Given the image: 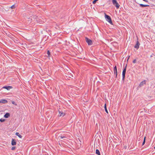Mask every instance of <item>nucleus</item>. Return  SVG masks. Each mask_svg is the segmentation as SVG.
I'll use <instances>...</instances> for the list:
<instances>
[{"instance_id": "f257e3e1", "label": "nucleus", "mask_w": 155, "mask_h": 155, "mask_svg": "<svg viewBox=\"0 0 155 155\" xmlns=\"http://www.w3.org/2000/svg\"><path fill=\"white\" fill-rule=\"evenodd\" d=\"M104 16L106 21H108L110 24L112 25L113 24V22L110 16L107 15L105 13H104Z\"/></svg>"}, {"instance_id": "393cba45", "label": "nucleus", "mask_w": 155, "mask_h": 155, "mask_svg": "<svg viewBox=\"0 0 155 155\" xmlns=\"http://www.w3.org/2000/svg\"><path fill=\"white\" fill-rule=\"evenodd\" d=\"M47 54H48V56H49L50 55V52L49 50H48L47 51Z\"/></svg>"}, {"instance_id": "f3484780", "label": "nucleus", "mask_w": 155, "mask_h": 155, "mask_svg": "<svg viewBox=\"0 0 155 155\" xmlns=\"http://www.w3.org/2000/svg\"><path fill=\"white\" fill-rule=\"evenodd\" d=\"M16 155H23L21 152H19L16 153Z\"/></svg>"}, {"instance_id": "cd10ccee", "label": "nucleus", "mask_w": 155, "mask_h": 155, "mask_svg": "<svg viewBox=\"0 0 155 155\" xmlns=\"http://www.w3.org/2000/svg\"><path fill=\"white\" fill-rule=\"evenodd\" d=\"M130 57V56H129L128 57V59H127V60H128L129 58Z\"/></svg>"}, {"instance_id": "423d86ee", "label": "nucleus", "mask_w": 155, "mask_h": 155, "mask_svg": "<svg viewBox=\"0 0 155 155\" xmlns=\"http://www.w3.org/2000/svg\"><path fill=\"white\" fill-rule=\"evenodd\" d=\"M8 103V101L5 99H1L0 100V103L6 104Z\"/></svg>"}, {"instance_id": "a878e982", "label": "nucleus", "mask_w": 155, "mask_h": 155, "mask_svg": "<svg viewBox=\"0 0 155 155\" xmlns=\"http://www.w3.org/2000/svg\"><path fill=\"white\" fill-rule=\"evenodd\" d=\"M136 59H134L133 61V63H136Z\"/></svg>"}, {"instance_id": "4468645a", "label": "nucleus", "mask_w": 155, "mask_h": 155, "mask_svg": "<svg viewBox=\"0 0 155 155\" xmlns=\"http://www.w3.org/2000/svg\"><path fill=\"white\" fill-rule=\"evenodd\" d=\"M15 134L16 135L18 136L19 138H22V136L20 134H19L18 132H16Z\"/></svg>"}, {"instance_id": "f03ea898", "label": "nucleus", "mask_w": 155, "mask_h": 155, "mask_svg": "<svg viewBox=\"0 0 155 155\" xmlns=\"http://www.w3.org/2000/svg\"><path fill=\"white\" fill-rule=\"evenodd\" d=\"M112 3L114 5H115L116 7L118 8H119L120 5L117 2L116 0H112Z\"/></svg>"}, {"instance_id": "c85d7f7f", "label": "nucleus", "mask_w": 155, "mask_h": 155, "mask_svg": "<svg viewBox=\"0 0 155 155\" xmlns=\"http://www.w3.org/2000/svg\"><path fill=\"white\" fill-rule=\"evenodd\" d=\"M114 68H116V66H115L114 67Z\"/></svg>"}, {"instance_id": "b1692460", "label": "nucleus", "mask_w": 155, "mask_h": 155, "mask_svg": "<svg viewBox=\"0 0 155 155\" xmlns=\"http://www.w3.org/2000/svg\"><path fill=\"white\" fill-rule=\"evenodd\" d=\"M12 103L13 104H14V105H17V104H16V103H15V102L14 101H12Z\"/></svg>"}, {"instance_id": "7ed1b4c3", "label": "nucleus", "mask_w": 155, "mask_h": 155, "mask_svg": "<svg viewBox=\"0 0 155 155\" xmlns=\"http://www.w3.org/2000/svg\"><path fill=\"white\" fill-rule=\"evenodd\" d=\"M126 71V68H124L122 72V80L124 81L125 80V75Z\"/></svg>"}, {"instance_id": "ddd939ff", "label": "nucleus", "mask_w": 155, "mask_h": 155, "mask_svg": "<svg viewBox=\"0 0 155 155\" xmlns=\"http://www.w3.org/2000/svg\"><path fill=\"white\" fill-rule=\"evenodd\" d=\"M104 109L105 110L106 112L108 114V111L107 110V106L106 104H104Z\"/></svg>"}, {"instance_id": "2eb2a0df", "label": "nucleus", "mask_w": 155, "mask_h": 155, "mask_svg": "<svg viewBox=\"0 0 155 155\" xmlns=\"http://www.w3.org/2000/svg\"><path fill=\"white\" fill-rule=\"evenodd\" d=\"M96 153L98 155H100V153L99 150L98 149H96Z\"/></svg>"}, {"instance_id": "9d476101", "label": "nucleus", "mask_w": 155, "mask_h": 155, "mask_svg": "<svg viewBox=\"0 0 155 155\" xmlns=\"http://www.w3.org/2000/svg\"><path fill=\"white\" fill-rule=\"evenodd\" d=\"M10 116V114L9 113H7L4 115V117L5 118H8Z\"/></svg>"}, {"instance_id": "bb28decb", "label": "nucleus", "mask_w": 155, "mask_h": 155, "mask_svg": "<svg viewBox=\"0 0 155 155\" xmlns=\"http://www.w3.org/2000/svg\"><path fill=\"white\" fill-rule=\"evenodd\" d=\"M143 1L145 2H148V1L147 0H143Z\"/></svg>"}, {"instance_id": "39448f33", "label": "nucleus", "mask_w": 155, "mask_h": 155, "mask_svg": "<svg viewBox=\"0 0 155 155\" xmlns=\"http://www.w3.org/2000/svg\"><path fill=\"white\" fill-rule=\"evenodd\" d=\"M12 88L13 87L12 86H4L2 87V88L6 89L8 90H9L10 89Z\"/></svg>"}, {"instance_id": "9b49d317", "label": "nucleus", "mask_w": 155, "mask_h": 155, "mask_svg": "<svg viewBox=\"0 0 155 155\" xmlns=\"http://www.w3.org/2000/svg\"><path fill=\"white\" fill-rule=\"evenodd\" d=\"M146 84V80H144L142 82H140V87L142 86L143 84Z\"/></svg>"}, {"instance_id": "5701e85b", "label": "nucleus", "mask_w": 155, "mask_h": 155, "mask_svg": "<svg viewBox=\"0 0 155 155\" xmlns=\"http://www.w3.org/2000/svg\"><path fill=\"white\" fill-rule=\"evenodd\" d=\"M98 0H94V1H93V4H95V3H96V2H97V1Z\"/></svg>"}, {"instance_id": "f8f14e48", "label": "nucleus", "mask_w": 155, "mask_h": 155, "mask_svg": "<svg viewBox=\"0 0 155 155\" xmlns=\"http://www.w3.org/2000/svg\"><path fill=\"white\" fill-rule=\"evenodd\" d=\"M59 113L60 114V115H59V116L60 117H61L62 116H64L65 115L64 114L63 112H61L59 111Z\"/></svg>"}, {"instance_id": "412c9836", "label": "nucleus", "mask_w": 155, "mask_h": 155, "mask_svg": "<svg viewBox=\"0 0 155 155\" xmlns=\"http://www.w3.org/2000/svg\"><path fill=\"white\" fill-rule=\"evenodd\" d=\"M59 137H61L62 139L66 137V136H63V135H62L59 136Z\"/></svg>"}, {"instance_id": "aec40b11", "label": "nucleus", "mask_w": 155, "mask_h": 155, "mask_svg": "<svg viewBox=\"0 0 155 155\" xmlns=\"http://www.w3.org/2000/svg\"><path fill=\"white\" fill-rule=\"evenodd\" d=\"M15 8V5H12L10 7V8L12 9H14Z\"/></svg>"}, {"instance_id": "6e6552de", "label": "nucleus", "mask_w": 155, "mask_h": 155, "mask_svg": "<svg viewBox=\"0 0 155 155\" xmlns=\"http://www.w3.org/2000/svg\"><path fill=\"white\" fill-rule=\"evenodd\" d=\"M114 74L115 75V78H116L117 77V68H114Z\"/></svg>"}, {"instance_id": "a211bd4d", "label": "nucleus", "mask_w": 155, "mask_h": 155, "mask_svg": "<svg viewBox=\"0 0 155 155\" xmlns=\"http://www.w3.org/2000/svg\"><path fill=\"white\" fill-rule=\"evenodd\" d=\"M146 141V137H145L143 141V143H142V145H143L144 144Z\"/></svg>"}, {"instance_id": "6ab92c4d", "label": "nucleus", "mask_w": 155, "mask_h": 155, "mask_svg": "<svg viewBox=\"0 0 155 155\" xmlns=\"http://www.w3.org/2000/svg\"><path fill=\"white\" fill-rule=\"evenodd\" d=\"M5 119H3L2 118H1L0 119V121L3 122L5 121Z\"/></svg>"}, {"instance_id": "4be33fe9", "label": "nucleus", "mask_w": 155, "mask_h": 155, "mask_svg": "<svg viewBox=\"0 0 155 155\" xmlns=\"http://www.w3.org/2000/svg\"><path fill=\"white\" fill-rule=\"evenodd\" d=\"M15 148H16L15 147H12L11 150H14L15 149Z\"/></svg>"}, {"instance_id": "0eeeda50", "label": "nucleus", "mask_w": 155, "mask_h": 155, "mask_svg": "<svg viewBox=\"0 0 155 155\" xmlns=\"http://www.w3.org/2000/svg\"><path fill=\"white\" fill-rule=\"evenodd\" d=\"M11 144L12 146H14L16 145V142L15 139H12V141Z\"/></svg>"}, {"instance_id": "1a4fd4ad", "label": "nucleus", "mask_w": 155, "mask_h": 155, "mask_svg": "<svg viewBox=\"0 0 155 155\" xmlns=\"http://www.w3.org/2000/svg\"><path fill=\"white\" fill-rule=\"evenodd\" d=\"M140 45V44L139 43V42L138 41H137L136 42L135 45L134 46L135 48H137V49H138L139 48Z\"/></svg>"}, {"instance_id": "20e7f679", "label": "nucleus", "mask_w": 155, "mask_h": 155, "mask_svg": "<svg viewBox=\"0 0 155 155\" xmlns=\"http://www.w3.org/2000/svg\"><path fill=\"white\" fill-rule=\"evenodd\" d=\"M85 40L88 45H92V41L90 39H89L88 38L86 37L85 38Z\"/></svg>"}, {"instance_id": "c756f323", "label": "nucleus", "mask_w": 155, "mask_h": 155, "mask_svg": "<svg viewBox=\"0 0 155 155\" xmlns=\"http://www.w3.org/2000/svg\"><path fill=\"white\" fill-rule=\"evenodd\" d=\"M154 149H155V147H154Z\"/></svg>"}, {"instance_id": "dca6fc26", "label": "nucleus", "mask_w": 155, "mask_h": 155, "mask_svg": "<svg viewBox=\"0 0 155 155\" xmlns=\"http://www.w3.org/2000/svg\"><path fill=\"white\" fill-rule=\"evenodd\" d=\"M140 6L142 7H146L147 6H149V5H143V4H140Z\"/></svg>"}]
</instances>
